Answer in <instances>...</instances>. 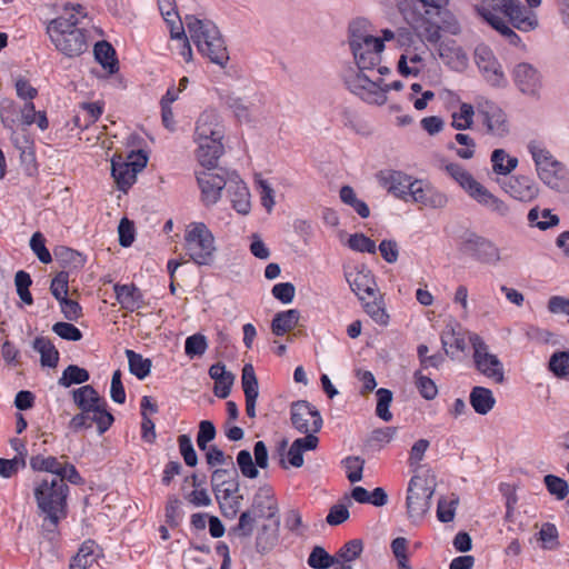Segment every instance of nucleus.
<instances>
[{
    "label": "nucleus",
    "instance_id": "obj_35",
    "mask_svg": "<svg viewBox=\"0 0 569 569\" xmlns=\"http://www.w3.org/2000/svg\"><path fill=\"white\" fill-rule=\"evenodd\" d=\"M300 319V312L297 309L280 311L274 315L271 321V331L276 336H283L291 331Z\"/></svg>",
    "mask_w": 569,
    "mask_h": 569
},
{
    "label": "nucleus",
    "instance_id": "obj_47",
    "mask_svg": "<svg viewBox=\"0 0 569 569\" xmlns=\"http://www.w3.org/2000/svg\"><path fill=\"white\" fill-rule=\"evenodd\" d=\"M93 546V541H84L79 548L77 555L72 557L69 569H87L90 567L94 561Z\"/></svg>",
    "mask_w": 569,
    "mask_h": 569
},
{
    "label": "nucleus",
    "instance_id": "obj_33",
    "mask_svg": "<svg viewBox=\"0 0 569 569\" xmlns=\"http://www.w3.org/2000/svg\"><path fill=\"white\" fill-rule=\"evenodd\" d=\"M111 176L113 177L118 188L127 191L136 181L137 176L134 169L130 164L122 162L121 157H113L111 160Z\"/></svg>",
    "mask_w": 569,
    "mask_h": 569
},
{
    "label": "nucleus",
    "instance_id": "obj_57",
    "mask_svg": "<svg viewBox=\"0 0 569 569\" xmlns=\"http://www.w3.org/2000/svg\"><path fill=\"white\" fill-rule=\"evenodd\" d=\"M376 396V415L383 421H390L392 419V413L390 412L389 407L392 402V392L389 389L380 388L377 390Z\"/></svg>",
    "mask_w": 569,
    "mask_h": 569
},
{
    "label": "nucleus",
    "instance_id": "obj_34",
    "mask_svg": "<svg viewBox=\"0 0 569 569\" xmlns=\"http://www.w3.org/2000/svg\"><path fill=\"white\" fill-rule=\"evenodd\" d=\"M107 401L89 411L88 418L82 426V429H89L93 423L97 425V429L100 435L104 433L113 423L114 418L107 409Z\"/></svg>",
    "mask_w": 569,
    "mask_h": 569
},
{
    "label": "nucleus",
    "instance_id": "obj_22",
    "mask_svg": "<svg viewBox=\"0 0 569 569\" xmlns=\"http://www.w3.org/2000/svg\"><path fill=\"white\" fill-rule=\"evenodd\" d=\"M226 192L230 198L233 209L241 213L248 214L251 208L250 193L246 183L240 179L239 174L231 171Z\"/></svg>",
    "mask_w": 569,
    "mask_h": 569
},
{
    "label": "nucleus",
    "instance_id": "obj_27",
    "mask_svg": "<svg viewBox=\"0 0 569 569\" xmlns=\"http://www.w3.org/2000/svg\"><path fill=\"white\" fill-rule=\"evenodd\" d=\"M379 177L382 186L398 198H406L415 182L410 176L395 170L380 172Z\"/></svg>",
    "mask_w": 569,
    "mask_h": 569
},
{
    "label": "nucleus",
    "instance_id": "obj_31",
    "mask_svg": "<svg viewBox=\"0 0 569 569\" xmlns=\"http://www.w3.org/2000/svg\"><path fill=\"white\" fill-rule=\"evenodd\" d=\"M279 518L273 519V527L262 525L256 537V549L259 553L266 555L271 551L279 540Z\"/></svg>",
    "mask_w": 569,
    "mask_h": 569
},
{
    "label": "nucleus",
    "instance_id": "obj_17",
    "mask_svg": "<svg viewBox=\"0 0 569 569\" xmlns=\"http://www.w3.org/2000/svg\"><path fill=\"white\" fill-rule=\"evenodd\" d=\"M476 110L488 133L505 137L509 132L507 116L496 102L480 98L477 100Z\"/></svg>",
    "mask_w": 569,
    "mask_h": 569
},
{
    "label": "nucleus",
    "instance_id": "obj_42",
    "mask_svg": "<svg viewBox=\"0 0 569 569\" xmlns=\"http://www.w3.org/2000/svg\"><path fill=\"white\" fill-rule=\"evenodd\" d=\"M90 379L89 371L77 365H69L58 379V385L63 388H69L72 385L86 383Z\"/></svg>",
    "mask_w": 569,
    "mask_h": 569
},
{
    "label": "nucleus",
    "instance_id": "obj_29",
    "mask_svg": "<svg viewBox=\"0 0 569 569\" xmlns=\"http://www.w3.org/2000/svg\"><path fill=\"white\" fill-rule=\"evenodd\" d=\"M540 180L549 188L557 191H565L568 189V181L566 179V170L561 162L557 166L541 167L537 169Z\"/></svg>",
    "mask_w": 569,
    "mask_h": 569
},
{
    "label": "nucleus",
    "instance_id": "obj_18",
    "mask_svg": "<svg viewBox=\"0 0 569 569\" xmlns=\"http://www.w3.org/2000/svg\"><path fill=\"white\" fill-rule=\"evenodd\" d=\"M71 395L72 400L80 412L71 418L69 421V429L78 432L79 430H82V426L88 418L89 411H91L94 406L104 403L106 400L99 396L98 391L91 385H84L78 389H73Z\"/></svg>",
    "mask_w": 569,
    "mask_h": 569
},
{
    "label": "nucleus",
    "instance_id": "obj_24",
    "mask_svg": "<svg viewBox=\"0 0 569 569\" xmlns=\"http://www.w3.org/2000/svg\"><path fill=\"white\" fill-rule=\"evenodd\" d=\"M346 279L351 290L365 302L367 298H375L377 295L376 281L368 270H357L346 273Z\"/></svg>",
    "mask_w": 569,
    "mask_h": 569
},
{
    "label": "nucleus",
    "instance_id": "obj_6",
    "mask_svg": "<svg viewBox=\"0 0 569 569\" xmlns=\"http://www.w3.org/2000/svg\"><path fill=\"white\" fill-rule=\"evenodd\" d=\"M369 23L358 19L349 24L348 42L353 54L356 66L360 70H372L380 64L383 41L369 32Z\"/></svg>",
    "mask_w": 569,
    "mask_h": 569
},
{
    "label": "nucleus",
    "instance_id": "obj_36",
    "mask_svg": "<svg viewBox=\"0 0 569 569\" xmlns=\"http://www.w3.org/2000/svg\"><path fill=\"white\" fill-rule=\"evenodd\" d=\"M469 400L473 410L479 415H487L496 403L492 391L485 387H473Z\"/></svg>",
    "mask_w": 569,
    "mask_h": 569
},
{
    "label": "nucleus",
    "instance_id": "obj_14",
    "mask_svg": "<svg viewBox=\"0 0 569 569\" xmlns=\"http://www.w3.org/2000/svg\"><path fill=\"white\" fill-rule=\"evenodd\" d=\"M459 249L480 263L497 264L501 260L499 248L491 240L475 232L462 236Z\"/></svg>",
    "mask_w": 569,
    "mask_h": 569
},
{
    "label": "nucleus",
    "instance_id": "obj_7",
    "mask_svg": "<svg viewBox=\"0 0 569 569\" xmlns=\"http://www.w3.org/2000/svg\"><path fill=\"white\" fill-rule=\"evenodd\" d=\"M445 171L479 204L500 217H506L509 213V207L478 182L461 164L447 163Z\"/></svg>",
    "mask_w": 569,
    "mask_h": 569
},
{
    "label": "nucleus",
    "instance_id": "obj_32",
    "mask_svg": "<svg viewBox=\"0 0 569 569\" xmlns=\"http://www.w3.org/2000/svg\"><path fill=\"white\" fill-rule=\"evenodd\" d=\"M93 54L96 60L110 74L118 72L119 61L114 48L107 41L102 40L94 44Z\"/></svg>",
    "mask_w": 569,
    "mask_h": 569
},
{
    "label": "nucleus",
    "instance_id": "obj_52",
    "mask_svg": "<svg viewBox=\"0 0 569 569\" xmlns=\"http://www.w3.org/2000/svg\"><path fill=\"white\" fill-rule=\"evenodd\" d=\"M207 349L208 341L202 333H194L186 339L184 352L190 359L203 356Z\"/></svg>",
    "mask_w": 569,
    "mask_h": 569
},
{
    "label": "nucleus",
    "instance_id": "obj_4",
    "mask_svg": "<svg viewBox=\"0 0 569 569\" xmlns=\"http://www.w3.org/2000/svg\"><path fill=\"white\" fill-rule=\"evenodd\" d=\"M224 124L216 109H206L200 113L196 122L194 142L198 144L196 154L201 167L212 168L218 164L224 152Z\"/></svg>",
    "mask_w": 569,
    "mask_h": 569
},
{
    "label": "nucleus",
    "instance_id": "obj_40",
    "mask_svg": "<svg viewBox=\"0 0 569 569\" xmlns=\"http://www.w3.org/2000/svg\"><path fill=\"white\" fill-rule=\"evenodd\" d=\"M126 356L128 358L129 371L138 379L143 380L150 375L152 362L148 358H143L140 353L127 349Z\"/></svg>",
    "mask_w": 569,
    "mask_h": 569
},
{
    "label": "nucleus",
    "instance_id": "obj_53",
    "mask_svg": "<svg viewBox=\"0 0 569 569\" xmlns=\"http://www.w3.org/2000/svg\"><path fill=\"white\" fill-rule=\"evenodd\" d=\"M489 24L497 30L512 46H518L521 41L520 37L509 27L508 22L498 16H489L487 18Z\"/></svg>",
    "mask_w": 569,
    "mask_h": 569
},
{
    "label": "nucleus",
    "instance_id": "obj_46",
    "mask_svg": "<svg viewBox=\"0 0 569 569\" xmlns=\"http://www.w3.org/2000/svg\"><path fill=\"white\" fill-rule=\"evenodd\" d=\"M258 517L252 515L249 510L240 513L237 526L230 529L229 535H233L241 539H247L252 536Z\"/></svg>",
    "mask_w": 569,
    "mask_h": 569
},
{
    "label": "nucleus",
    "instance_id": "obj_62",
    "mask_svg": "<svg viewBox=\"0 0 569 569\" xmlns=\"http://www.w3.org/2000/svg\"><path fill=\"white\" fill-rule=\"evenodd\" d=\"M237 463L243 477L256 479L259 476L258 467L253 462L250 451L240 450L237 455Z\"/></svg>",
    "mask_w": 569,
    "mask_h": 569
},
{
    "label": "nucleus",
    "instance_id": "obj_11",
    "mask_svg": "<svg viewBox=\"0 0 569 569\" xmlns=\"http://www.w3.org/2000/svg\"><path fill=\"white\" fill-rule=\"evenodd\" d=\"M435 489L421 476L411 477L407 489V513L413 521L421 520L431 507Z\"/></svg>",
    "mask_w": 569,
    "mask_h": 569
},
{
    "label": "nucleus",
    "instance_id": "obj_59",
    "mask_svg": "<svg viewBox=\"0 0 569 569\" xmlns=\"http://www.w3.org/2000/svg\"><path fill=\"white\" fill-rule=\"evenodd\" d=\"M14 284L19 298L26 303L31 305L33 302L29 287L32 284V279L24 270H19L14 276Z\"/></svg>",
    "mask_w": 569,
    "mask_h": 569
},
{
    "label": "nucleus",
    "instance_id": "obj_39",
    "mask_svg": "<svg viewBox=\"0 0 569 569\" xmlns=\"http://www.w3.org/2000/svg\"><path fill=\"white\" fill-rule=\"evenodd\" d=\"M528 221L532 227L540 230H548L559 224L560 219L557 214H553L550 209L540 210L535 207L528 212Z\"/></svg>",
    "mask_w": 569,
    "mask_h": 569
},
{
    "label": "nucleus",
    "instance_id": "obj_25",
    "mask_svg": "<svg viewBox=\"0 0 569 569\" xmlns=\"http://www.w3.org/2000/svg\"><path fill=\"white\" fill-rule=\"evenodd\" d=\"M241 386L246 399V412L249 418H256V402L259 396V383L251 363L242 368Z\"/></svg>",
    "mask_w": 569,
    "mask_h": 569
},
{
    "label": "nucleus",
    "instance_id": "obj_45",
    "mask_svg": "<svg viewBox=\"0 0 569 569\" xmlns=\"http://www.w3.org/2000/svg\"><path fill=\"white\" fill-rule=\"evenodd\" d=\"M307 562L313 569H329L338 563V558L329 555L323 547L315 546Z\"/></svg>",
    "mask_w": 569,
    "mask_h": 569
},
{
    "label": "nucleus",
    "instance_id": "obj_2",
    "mask_svg": "<svg viewBox=\"0 0 569 569\" xmlns=\"http://www.w3.org/2000/svg\"><path fill=\"white\" fill-rule=\"evenodd\" d=\"M73 12H66L49 21L47 33L54 48L68 58H76L83 54L89 48V32L82 26L81 18L87 13L82 12L80 4L72 7Z\"/></svg>",
    "mask_w": 569,
    "mask_h": 569
},
{
    "label": "nucleus",
    "instance_id": "obj_54",
    "mask_svg": "<svg viewBox=\"0 0 569 569\" xmlns=\"http://www.w3.org/2000/svg\"><path fill=\"white\" fill-rule=\"evenodd\" d=\"M365 311L368 316L378 325L387 326L389 322V315L387 313L382 301L377 299V295L372 298V301L363 302Z\"/></svg>",
    "mask_w": 569,
    "mask_h": 569
},
{
    "label": "nucleus",
    "instance_id": "obj_9",
    "mask_svg": "<svg viewBox=\"0 0 569 569\" xmlns=\"http://www.w3.org/2000/svg\"><path fill=\"white\" fill-rule=\"evenodd\" d=\"M186 250L189 258L198 266H210L214 260V238L202 222L193 223L186 236Z\"/></svg>",
    "mask_w": 569,
    "mask_h": 569
},
{
    "label": "nucleus",
    "instance_id": "obj_23",
    "mask_svg": "<svg viewBox=\"0 0 569 569\" xmlns=\"http://www.w3.org/2000/svg\"><path fill=\"white\" fill-rule=\"evenodd\" d=\"M248 510L258 518H266L268 520L279 518L277 500L268 487H261L257 490L252 498L251 507Z\"/></svg>",
    "mask_w": 569,
    "mask_h": 569
},
{
    "label": "nucleus",
    "instance_id": "obj_15",
    "mask_svg": "<svg viewBox=\"0 0 569 569\" xmlns=\"http://www.w3.org/2000/svg\"><path fill=\"white\" fill-rule=\"evenodd\" d=\"M36 107L33 102H24L21 107L9 98L0 100V120L6 129L29 127L36 120Z\"/></svg>",
    "mask_w": 569,
    "mask_h": 569
},
{
    "label": "nucleus",
    "instance_id": "obj_63",
    "mask_svg": "<svg viewBox=\"0 0 569 569\" xmlns=\"http://www.w3.org/2000/svg\"><path fill=\"white\" fill-rule=\"evenodd\" d=\"M237 463L243 477L256 479L259 476L258 467L253 462L250 451L240 450L237 455Z\"/></svg>",
    "mask_w": 569,
    "mask_h": 569
},
{
    "label": "nucleus",
    "instance_id": "obj_21",
    "mask_svg": "<svg viewBox=\"0 0 569 569\" xmlns=\"http://www.w3.org/2000/svg\"><path fill=\"white\" fill-rule=\"evenodd\" d=\"M503 13L509 18L512 27L522 32L538 28V17L532 8L523 6L519 0H510Z\"/></svg>",
    "mask_w": 569,
    "mask_h": 569
},
{
    "label": "nucleus",
    "instance_id": "obj_55",
    "mask_svg": "<svg viewBox=\"0 0 569 569\" xmlns=\"http://www.w3.org/2000/svg\"><path fill=\"white\" fill-rule=\"evenodd\" d=\"M549 370L558 378L569 375V351H557L549 360Z\"/></svg>",
    "mask_w": 569,
    "mask_h": 569
},
{
    "label": "nucleus",
    "instance_id": "obj_61",
    "mask_svg": "<svg viewBox=\"0 0 569 569\" xmlns=\"http://www.w3.org/2000/svg\"><path fill=\"white\" fill-rule=\"evenodd\" d=\"M224 104L232 110L239 121L249 122L250 111L242 98L234 94H227L223 98Z\"/></svg>",
    "mask_w": 569,
    "mask_h": 569
},
{
    "label": "nucleus",
    "instance_id": "obj_38",
    "mask_svg": "<svg viewBox=\"0 0 569 569\" xmlns=\"http://www.w3.org/2000/svg\"><path fill=\"white\" fill-rule=\"evenodd\" d=\"M56 260L62 268H67L69 270H77L84 266L86 259L84 257L69 247L60 246L57 247L53 251Z\"/></svg>",
    "mask_w": 569,
    "mask_h": 569
},
{
    "label": "nucleus",
    "instance_id": "obj_60",
    "mask_svg": "<svg viewBox=\"0 0 569 569\" xmlns=\"http://www.w3.org/2000/svg\"><path fill=\"white\" fill-rule=\"evenodd\" d=\"M543 482L550 495L555 496L558 500H563L569 493L568 482L555 475L545 476Z\"/></svg>",
    "mask_w": 569,
    "mask_h": 569
},
{
    "label": "nucleus",
    "instance_id": "obj_20",
    "mask_svg": "<svg viewBox=\"0 0 569 569\" xmlns=\"http://www.w3.org/2000/svg\"><path fill=\"white\" fill-rule=\"evenodd\" d=\"M517 88L529 97L538 98L542 87L539 71L530 63H518L512 72Z\"/></svg>",
    "mask_w": 569,
    "mask_h": 569
},
{
    "label": "nucleus",
    "instance_id": "obj_28",
    "mask_svg": "<svg viewBox=\"0 0 569 569\" xmlns=\"http://www.w3.org/2000/svg\"><path fill=\"white\" fill-rule=\"evenodd\" d=\"M209 376L214 380V395L221 399L228 398L234 381L233 373L227 371L222 362H217L209 368Z\"/></svg>",
    "mask_w": 569,
    "mask_h": 569
},
{
    "label": "nucleus",
    "instance_id": "obj_10",
    "mask_svg": "<svg viewBox=\"0 0 569 569\" xmlns=\"http://www.w3.org/2000/svg\"><path fill=\"white\" fill-rule=\"evenodd\" d=\"M365 71L366 70H360L358 67L347 69L342 76L346 87L363 101L383 104L387 100V97L383 96V91L381 90L383 80L381 78L371 80Z\"/></svg>",
    "mask_w": 569,
    "mask_h": 569
},
{
    "label": "nucleus",
    "instance_id": "obj_64",
    "mask_svg": "<svg viewBox=\"0 0 569 569\" xmlns=\"http://www.w3.org/2000/svg\"><path fill=\"white\" fill-rule=\"evenodd\" d=\"M29 244L30 249L33 251L40 262L47 264L52 261L51 253L46 247V239L41 232H34L31 236Z\"/></svg>",
    "mask_w": 569,
    "mask_h": 569
},
{
    "label": "nucleus",
    "instance_id": "obj_37",
    "mask_svg": "<svg viewBox=\"0 0 569 569\" xmlns=\"http://www.w3.org/2000/svg\"><path fill=\"white\" fill-rule=\"evenodd\" d=\"M33 349L40 353L42 367L56 368L59 361V351L46 337H37L33 341Z\"/></svg>",
    "mask_w": 569,
    "mask_h": 569
},
{
    "label": "nucleus",
    "instance_id": "obj_26",
    "mask_svg": "<svg viewBox=\"0 0 569 569\" xmlns=\"http://www.w3.org/2000/svg\"><path fill=\"white\" fill-rule=\"evenodd\" d=\"M505 190L512 198L520 201H531L538 197L537 183L526 176L511 177L506 183Z\"/></svg>",
    "mask_w": 569,
    "mask_h": 569
},
{
    "label": "nucleus",
    "instance_id": "obj_19",
    "mask_svg": "<svg viewBox=\"0 0 569 569\" xmlns=\"http://www.w3.org/2000/svg\"><path fill=\"white\" fill-rule=\"evenodd\" d=\"M290 420L299 432H319L323 423L319 410L307 400L291 403Z\"/></svg>",
    "mask_w": 569,
    "mask_h": 569
},
{
    "label": "nucleus",
    "instance_id": "obj_13",
    "mask_svg": "<svg viewBox=\"0 0 569 569\" xmlns=\"http://www.w3.org/2000/svg\"><path fill=\"white\" fill-rule=\"evenodd\" d=\"M228 171L223 168H203L197 172V181L201 189V199L206 206H212L221 198L222 190L227 188L229 182Z\"/></svg>",
    "mask_w": 569,
    "mask_h": 569
},
{
    "label": "nucleus",
    "instance_id": "obj_56",
    "mask_svg": "<svg viewBox=\"0 0 569 569\" xmlns=\"http://www.w3.org/2000/svg\"><path fill=\"white\" fill-rule=\"evenodd\" d=\"M365 462V459L359 456H349L342 460L347 470V479L351 483L359 482L362 479Z\"/></svg>",
    "mask_w": 569,
    "mask_h": 569
},
{
    "label": "nucleus",
    "instance_id": "obj_12",
    "mask_svg": "<svg viewBox=\"0 0 569 569\" xmlns=\"http://www.w3.org/2000/svg\"><path fill=\"white\" fill-rule=\"evenodd\" d=\"M469 340L473 349L472 359L476 369L496 383H502L505 381V371L499 358L489 352L488 345L479 335L472 333Z\"/></svg>",
    "mask_w": 569,
    "mask_h": 569
},
{
    "label": "nucleus",
    "instance_id": "obj_51",
    "mask_svg": "<svg viewBox=\"0 0 569 569\" xmlns=\"http://www.w3.org/2000/svg\"><path fill=\"white\" fill-rule=\"evenodd\" d=\"M415 385L426 400H433L438 395V388L432 379L422 375L421 369L413 373Z\"/></svg>",
    "mask_w": 569,
    "mask_h": 569
},
{
    "label": "nucleus",
    "instance_id": "obj_44",
    "mask_svg": "<svg viewBox=\"0 0 569 569\" xmlns=\"http://www.w3.org/2000/svg\"><path fill=\"white\" fill-rule=\"evenodd\" d=\"M339 196L341 201L345 204L350 206L361 218L366 219L370 216V209L368 204L365 201L357 198V194L352 187H341Z\"/></svg>",
    "mask_w": 569,
    "mask_h": 569
},
{
    "label": "nucleus",
    "instance_id": "obj_50",
    "mask_svg": "<svg viewBox=\"0 0 569 569\" xmlns=\"http://www.w3.org/2000/svg\"><path fill=\"white\" fill-rule=\"evenodd\" d=\"M476 112L477 110L475 111L473 106L470 103H461L459 112L452 113L451 126L456 130L469 129L473 123V116Z\"/></svg>",
    "mask_w": 569,
    "mask_h": 569
},
{
    "label": "nucleus",
    "instance_id": "obj_5",
    "mask_svg": "<svg viewBox=\"0 0 569 569\" xmlns=\"http://www.w3.org/2000/svg\"><path fill=\"white\" fill-rule=\"evenodd\" d=\"M184 22L198 51L211 62L224 67L229 56L218 27L209 19H200L192 14H187Z\"/></svg>",
    "mask_w": 569,
    "mask_h": 569
},
{
    "label": "nucleus",
    "instance_id": "obj_48",
    "mask_svg": "<svg viewBox=\"0 0 569 569\" xmlns=\"http://www.w3.org/2000/svg\"><path fill=\"white\" fill-rule=\"evenodd\" d=\"M528 149L535 161L536 169H540L541 167L557 166L558 160H556L550 151L542 147L538 141H530Z\"/></svg>",
    "mask_w": 569,
    "mask_h": 569
},
{
    "label": "nucleus",
    "instance_id": "obj_16",
    "mask_svg": "<svg viewBox=\"0 0 569 569\" xmlns=\"http://www.w3.org/2000/svg\"><path fill=\"white\" fill-rule=\"evenodd\" d=\"M475 62L486 82L493 88H506L508 80L491 49L480 44L475 50Z\"/></svg>",
    "mask_w": 569,
    "mask_h": 569
},
{
    "label": "nucleus",
    "instance_id": "obj_58",
    "mask_svg": "<svg viewBox=\"0 0 569 569\" xmlns=\"http://www.w3.org/2000/svg\"><path fill=\"white\" fill-rule=\"evenodd\" d=\"M234 476L236 478L238 477V471L236 468H231V469H216L213 470L212 475H211V487H212V490L216 495V498L218 501H220L221 499V489L222 487H224L228 482V480Z\"/></svg>",
    "mask_w": 569,
    "mask_h": 569
},
{
    "label": "nucleus",
    "instance_id": "obj_8",
    "mask_svg": "<svg viewBox=\"0 0 569 569\" xmlns=\"http://www.w3.org/2000/svg\"><path fill=\"white\" fill-rule=\"evenodd\" d=\"M445 171L479 204L500 217H506L509 213V207L478 182L461 164L447 163Z\"/></svg>",
    "mask_w": 569,
    "mask_h": 569
},
{
    "label": "nucleus",
    "instance_id": "obj_1",
    "mask_svg": "<svg viewBox=\"0 0 569 569\" xmlns=\"http://www.w3.org/2000/svg\"><path fill=\"white\" fill-rule=\"evenodd\" d=\"M449 0H403L398 8L421 40L437 43L442 27L451 34L460 32L458 21L446 9Z\"/></svg>",
    "mask_w": 569,
    "mask_h": 569
},
{
    "label": "nucleus",
    "instance_id": "obj_30",
    "mask_svg": "<svg viewBox=\"0 0 569 569\" xmlns=\"http://www.w3.org/2000/svg\"><path fill=\"white\" fill-rule=\"evenodd\" d=\"M113 290L117 301L123 309L133 311L139 309L142 303V293L134 284H114Z\"/></svg>",
    "mask_w": 569,
    "mask_h": 569
},
{
    "label": "nucleus",
    "instance_id": "obj_43",
    "mask_svg": "<svg viewBox=\"0 0 569 569\" xmlns=\"http://www.w3.org/2000/svg\"><path fill=\"white\" fill-rule=\"evenodd\" d=\"M10 131V140L12 144L20 151V156L23 160L33 159L32 152V141L27 133V127L24 130L21 128L19 131L18 128L8 129Z\"/></svg>",
    "mask_w": 569,
    "mask_h": 569
},
{
    "label": "nucleus",
    "instance_id": "obj_41",
    "mask_svg": "<svg viewBox=\"0 0 569 569\" xmlns=\"http://www.w3.org/2000/svg\"><path fill=\"white\" fill-rule=\"evenodd\" d=\"M492 170L497 174L507 176L518 166V159L510 157L503 149H496L491 153Z\"/></svg>",
    "mask_w": 569,
    "mask_h": 569
},
{
    "label": "nucleus",
    "instance_id": "obj_49",
    "mask_svg": "<svg viewBox=\"0 0 569 569\" xmlns=\"http://www.w3.org/2000/svg\"><path fill=\"white\" fill-rule=\"evenodd\" d=\"M30 467L33 471H46L57 477L62 470V463L56 457H43L41 455L32 456L30 458Z\"/></svg>",
    "mask_w": 569,
    "mask_h": 569
},
{
    "label": "nucleus",
    "instance_id": "obj_3",
    "mask_svg": "<svg viewBox=\"0 0 569 569\" xmlns=\"http://www.w3.org/2000/svg\"><path fill=\"white\" fill-rule=\"evenodd\" d=\"M39 516L43 517V536L53 540L58 536L60 521L68 516L69 487L61 478L41 480L33 490Z\"/></svg>",
    "mask_w": 569,
    "mask_h": 569
}]
</instances>
